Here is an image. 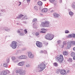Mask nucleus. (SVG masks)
Returning <instances> with one entry per match:
<instances>
[{"label":"nucleus","instance_id":"nucleus-1","mask_svg":"<svg viewBox=\"0 0 75 75\" xmlns=\"http://www.w3.org/2000/svg\"><path fill=\"white\" fill-rule=\"evenodd\" d=\"M38 71L39 72H41L42 71H43V69H44L45 68V64L44 63H42L38 65Z\"/></svg>","mask_w":75,"mask_h":75},{"label":"nucleus","instance_id":"nucleus-2","mask_svg":"<svg viewBox=\"0 0 75 75\" xmlns=\"http://www.w3.org/2000/svg\"><path fill=\"white\" fill-rule=\"evenodd\" d=\"M45 39L48 40H52L53 38H54V35L48 33L45 36Z\"/></svg>","mask_w":75,"mask_h":75},{"label":"nucleus","instance_id":"nucleus-3","mask_svg":"<svg viewBox=\"0 0 75 75\" xmlns=\"http://www.w3.org/2000/svg\"><path fill=\"white\" fill-rule=\"evenodd\" d=\"M16 73L19 74V75H25L26 74V71L21 69L16 70Z\"/></svg>","mask_w":75,"mask_h":75},{"label":"nucleus","instance_id":"nucleus-4","mask_svg":"<svg viewBox=\"0 0 75 75\" xmlns=\"http://www.w3.org/2000/svg\"><path fill=\"white\" fill-rule=\"evenodd\" d=\"M50 22L48 21H46L45 22H42L40 25L41 27L42 26L44 27H48L50 26Z\"/></svg>","mask_w":75,"mask_h":75},{"label":"nucleus","instance_id":"nucleus-5","mask_svg":"<svg viewBox=\"0 0 75 75\" xmlns=\"http://www.w3.org/2000/svg\"><path fill=\"white\" fill-rule=\"evenodd\" d=\"M10 46L12 49H16L17 46V43L15 41H13L10 44Z\"/></svg>","mask_w":75,"mask_h":75},{"label":"nucleus","instance_id":"nucleus-6","mask_svg":"<svg viewBox=\"0 0 75 75\" xmlns=\"http://www.w3.org/2000/svg\"><path fill=\"white\" fill-rule=\"evenodd\" d=\"M57 59L59 63H62V61H63V60H64L63 56L62 54H61L59 56H57Z\"/></svg>","mask_w":75,"mask_h":75},{"label":"nucleus","instance_id":"nucleus-7","mask_svg":"<svg viewBox=\"0 0 75 75\" xmlns=\"http://www.w3.org/2000/svg\"><path fill=\"white\" fill-rule=\"evenodd\" d=\"M17 31V33H19V34L20 36H23L25 35V34L23 31V29L18 30Z\"/></svg>","mask_w":75,"mask_h":75},{"label":"nucleus","instance_id":"nucleus-8","mask_svg":"<svg viewBox=\"0 0 75 75\" xmlns=\"http://www.w3.org/2000/svg\"><path fill=\"white\" fill-rule=\"evenodd\" d=\"M28 57L30 58H34V55L32 53V52H28Z\"/></svg>","mask_w":75,"mask_h":75},{"label":"nucleus","instance_id":"nucleus-9","mask_svg":"<svg viewBox=\"0 0 75 75\" xmlns=\"http://www.w3.org/2000/svg\"><path fill=\"white\" fill-rule=\"evenodd\" d=\"M27 58V57L26 55H21L18 57V58L19 59H26Z\"/></svg>","mask_w":75,"mask_h":75},{"label":"nucleus","instance_id":"nucleus-10","mask_svg":"<svg viewBox=\"0 0 75 75\" xmlns=\"http://www.w3.org/2000/svg\"><path fill=\"white\" fill-rule=\"evenodd\" d=\"M36 45L39 48H41L42 47V43L39 41L36 42Z\"/></svg>","mask_w":75,"mask_h":75},{"label":"nucleus","instance_id":"nucleus-11","mask_svg":"<svg viewBox=\"0 0 75 75\" xmlns=\"http://www.w3.org/2000/svg\"><path fill=\"white\" fill-rule=\"evenodd\" d=\"M68 10L69 11V16H70V17H72V16H74V12L72 11H71V9H68Z\"/></svg>","mask_w":75,"mask_h":75},{"label":"nucleus","instance_id":"nucleus-12","mask_svg":"<svg viewBox=\"0 0 75 75\" xmlns=\"http://www.w3.org/2000/svg\"><path fill=\"white\" fill-rule=\"evenodd\" d=\"M25 62H19L17 64L18 66H20V67H23L24 65Z\"/></svg>","mask_w":75,"mask_h":75},{"label":"nucleus","instance_id":"nucleus-13","mask_svg":"<svg viewBox=\"0 0 75 75\" xmlns=\"http://www.w3.org/2000/svg\"><path fill=\"white\" fill-rule=\"evenodd\" d=\"M72 45V42L69 41L67 42V48H70Z\"/></svg>","mask_w":75,"mask_h":75},{"label":"nucleus","instance_id":"nucleus-14","mask_svg":"<svg viewBox=\"0 0 75 75\" xmlns=\"http://www.w3.org/2000/svg\"><path fill=\"white\" fill-rule=\"evenodd\" d=\"M60 73L62 75H64V74H67V73H66V71L65 70H61L60 71Z\"/></svg>","mask_w":75,"mask_h":75},{"label":"nucleus","instance_id":"nucleus-15","mask_svg":"<svg viewBox=\"0 0 75 75\" xmlns=\"http://www.w3.org/2000/svg\"><path fill=\"white\" fill-rule=\"evenodd\" d=\"M71 7L73 10H75V1L72 4Z\"/></svg>","mask_w":75,"mask_h":75},{"label":"nucleus","instance_id":"nucleus-16","mask_svg":"<svg viewBox=\"0 0 75 75\" xmlns=\"http://www.w3.org/2000/svg\"><path fill=\"white\" fill-rule=\"evenodd\" d=\"M53 16L55 18H57V17H58L60 16V15H59V14L56 13H54Z\"/></svg>","mask_w":75,"mask_h":75},{"label":"nucleus","instance_id":"nucleus-17","mask_svg":"<svg viewBox=\"0 0 75 75\" xmlns=\"http://www.w3.org/2000/svg\"><path fill=\"white\" fill-rule=\"evenodd\" d=\"M23 17H24V15L21 14L18 16L17 17V18H23Z\"/></svg>","mask_w":75,"mask_h":75},{"label":"nucleus","instance_id":"nucleus-18","mask_svg":"<svg viewBox=\"0 0 75 75\" xmlns=\"http://www.w3.org/2000/svg\"><path fill=\"white\" fill-rule=\"evenodd\" d=\"M66 38H72V34H69L66 36Z\"/></svg>","mask_w":75,"mask_h":75},{"label":"nucleus","instance_id":"nucleus-19","mask_svg":"<svg viewBox=\"0 0 75 75\" xmlns=\"http://www.w3.org/2000/svg\"><path fill=\"white\" fill-rule=\"evenodd\" d=\"M38 4L39 5V6H42V2H41V1H39L38 2Z\"/></svg>","mask_w":75,"mask_h":75},{"label":"nucleus","instance_id":"nucleus-20","mask_svg":"<svg viewBox=\"0 0 75 75\" xmlns=\"http://www.w3.org/2000/svg\"><path fill=\"white\" fill-rule=\"evenodd\" d=\"M47 11H48V9H47L46 8H44L42 10V12H43V13H44V12L45 13L47 12Z\"/></svg>","mask_w":75,"mask_h":75},{"label":"nucleus","instance_id":"nucleus-21","mask_svg":"<svg viewBox=\"0 0 75 75\" xmlns=\"http://www.w3.org/2000/svg\"><path fill=\"white\" fill-rule=\"evenodd\" d=\"M35 35H36L37 37H40V33H39L36 32L35 34Z\"/></svg>","mask_w":75,"mask_h":75},{"label":"nucleus","instance_id":"nucleus-22","mask_svg":"<svg viewBox=\"0 0 75 75\" xmlns=\"http://www.w3.org/2000/svg\"><path fill=\"white\" fill-rule=\"evenodd\" d=\"M63 54L64 55H68V52L67 51H64L63 52Z\"/></svg>","mask_w":75,"mask_h":75},{"label":"nucleus","instance_id":"nucleus-23","mask_svg":"<svg viewBox=\"0 0 75 75\" xmlns=\"http://www.w3.org/2000/svg\"><path fill=\"white\" fill-rule=\"evenodd\" d=\"M34 8L35 10L36 11H38V8L37 6H35Z\"/></svg>","mask_w":75,"mask_h":75},{"label":"nucleus","instance_id":"nucleus-24","mask_svg":"<svg viewBox=\"0 0 75 75\" xmlns=\"http://www.w3.org/2000/svg\"><path fill=\"white\" fill-rule=\"evenodd\" d=\"M4 67H6V68H7L8 67V65L6 63H4Z\"/></svg>","mask_w":75,"mask_h":75},{"label":"nucleus","instance_id":"nucleus-25","mask_svg":"<svg viewBox=\"0 0 75 75\" xmlns=\"http://www.w3.org/2000/svg\"><path fill=\"white\" fill-rule=\"evenodd\" d=\"M71 57H75V53L74 52H72L71 54Z\"/></svg>","mask_w":75,"mask_h":75},{"label":"nucleus","instance_id":"nucleus-26","mask_svg":"<svg viewBox=\"0 0 75 75\" xmlns=\"http://www.w3.org/2000/svg\"><path fill=\"white\" fill-rule=\"evenodd\" d=\"M25 67L26 68H29L30 67V65L28 64H26L25 65Z\"/></svg>","mask_w":75,"mask_h":75},{"label":"nucleus","instance_id":"nucleus-27","mask_svg":"<svg viewBox=\"0 0 75 75\" xmlns=\"http://www.w3.org/2000/svg\"><path fill=\"white\" fill-rule=\"evenodd\" d=\"M64 32L65 34H68L69 33V31L68 30H66L64 31Z\"/></svg>","mask_w":75,"mask_h":75},{"label":"nucleus","instance_id":"nucleus-28","mask_svg":"<svg viewBox=\"0 0 75 75\" xmlns=\"http://www.w3.org/2000/svg\"><path fill=\"white\" fill-rule=\"evenodd\" d=\"M68 61L69 62H72V58H69L68 60Z\"/></svg>","mask_w":75,"mask_h":75},{"label":"nucleus","instance_id":"nucleus-29","mask_svg":"<svg viewBox=\"0 0 75 75\" xmlns=\"http://www.w3.org/2000/svg\"><path fill=\"white\" fill-rule=\"evenodd\" d=\"M53 64L54 66V67H57L58 65L57 62L54 63Z\"/></svg>","mask_w":75,"mask_h":75},{"label":"nucleus","instance_id":"nucleus-30","mask_svg":"<svg viewBox=\"0 0 75 75\" xmlns=\"http://www.w3.org/2000/svg\"><path fill=\"white\" fill-rule=\"evenodd\" d=\"M49 1L51 3H54V2H55V0H49Z\"/></svg>","mask_w":75,"mask_h":75},{"label":"nucleus","instance_id":"nucleus-31","mask_svg":"<svg viewBox=\"0 0 75 75\" xmlns=\"http://www.w3.org/2000/svg\"><path fill=\"white\" fill-rule=\"evenodd\" d=\"M24 32L25 34H27V33H28V31H27V30L26 29L24 30Z\"/></svg>","mask_w":75,"mask_h":75},{"label":"nucleus","instance_id":"nucleus-32","mask_svg":"<svg viewBox=\"0 0 75 75\" xmlns=\"http://www.w3.org/2000/svg\"><path fill=\"white\" fill-rule=\"evenodd\" d=\"M71 37L72 38H75V34L74 33L71 34Z\"/></svg>","mask_w":75,"mask_h":75},{"label":"nucleus","instance_id":"nucleus-33","mask_svg":"<svg viewBox=\"0 0 75 75\" xmlns=\"http://www.w3.org/2000/svg\"><path fill=\"white\" fill-rule=\"evenodd\" d=\"M41 30H42V31H48V30L44 28H42L41 29Z\"/></svg>","mask_w":75,"mask_h":75},{"label":"nucleus","instance_id":"nucleus-34","mask_svg":"<svg viewBox=\"0 0 75 75\" xmlns=\"http://www.w3.org/2000/svg\"><path fill=\"white\" fill-rule=\"evenodd\" d=\"M57 42L58 44H60L61 43V40H58Z\"/></svg>","mask_w":75,"mask_h":75},{"label":"nucleus","instance_id":"nucleus-35","mask_svg":"<svg viewBox=\"0 0 75 75\" xmlns=\"http://www.w3.org/2000/svg\"><path fill=\"white\" fill-rule=\"evenodd\" d=\"M28 18H27V16H26L25 15L24 16V17L22 18V19H24V20H27Z\"/></svg>","mask_w":75,"mask_h":75},{"label":"nucleus","instance_id":"nucleus-36","mask_svg":"<svg viewBox=\"0 0 75 75\" xmlns=\"http://www.w3.org/2000/svg\"><path fill=\"white\" fill-rule=\"evenodd\" d=\"M3 73L4 75H7V72L6 71H3Z\"/></svg>","mask_w":75,"mask_h":75},{"label":"nucleus","instance_id":"nucleus-37","mask_svg":"<svg viewBox=\"0 0 75 75\" xmlns=\"http://www.w3.org/2000/svg\"><path fill=\"white\" fill-rule=\"evenodd\" d=\"M37 18H35L33 20V22H35H35H37Z\"/></svg>","mask_w":75,"mask_h":75},{"label":"nucleus","instance_id":"nucleus-38","mask_svg":"<svg viewBox=\"0 0 75 75\" xmlns=\"http://www.w3.org/2000/svg\"><path fill=\"white\" fill-rule=\"evenodd\" d=\"M70 42H71V44H72V45H75V41H73L72 42V41H70Z\"/></svg>","mask_w":75,"mask_h":75},{"label":"nucleus","instance_id":"nucleus-39","mask_svg":"<svg viewBox=\"0 0 75 75\" xmlns=\"http://www.w3.org/2000/svg\"><path fill=\"white\" fill-rule=\"evenodd\" d=\"M60 72V70L58 69L56 71V72L57 74H59V72Z\"/></svg>","mask_w":75,"mask_h":75},{"label":"nucleus","instance_id":"nucleus-40","mask_svg":"<svg viewBox=\"0 0 75 75\" xmlns=\"http://www.w3.org/2000/svg\"><path fill=\"white\" fill-rule=\"evenodd\" d=\"M18 6H20V5L21 4V2L19 1L18 2Z\"/></svg>","mask_w":75,"mask_h":75},{"label":"nucleus","instance_id":"nucleus-41","mask_svg":"<svg viewBox=\"0 0 75 75\" xmlns=\"http://www.w3.org/2000/svg\"><path fill=\"white\" fill-rule=\"evenodd\" d=\"M0 75H3V71H2L0 72Z\"/></svg>","mask_w":75,"mask_h":75},{"label":"nucleus","instance_id":"nucleus-42","mask_svg":"<svg viewBox=\"0 0 75 75\" xmlns=\"http://www.w3.org/2000/svg\"><path fill=\"white\" fill-rule=\"evenodd\" d=\"M12 60H13V61H14V59H16V57H13L12 58Z\"/></svg>","mask_w":75,"mask_h":75},{"label":"nucleus","instance_id":"nucleus-43","mask_svg":"<svg viewBox=\"0 0 75 75\" xmlns=\"http://www.w3.org/2000/svg\"><path fill=\"white\" fill-rule=\"evenodd\" d=\"M66 43H67L66 41H64L63 42V44L64 45H65L66 44Z\"/></svg>","mask_w":75,"mask_h":75},{"label":"nucleus","instance_id":"nucleus-44","mask_svg":"<svg viewBox=\"0 0 75 75\" xmlns=\"http://www.w3.org/2000/svg\"><path fill=\"white\" fill-rule=\"evenodd\" d=\"M5 31H10V29H5Z\"/></svg>","mask_w":75,"mask_h":75},{"label":"nucleus","instance_id":"nucleus-45","mask_svg":"<svg viewBox=\"0 0 75 75\" xmlns=\"http://www.w3.org/2000/svg\"><path fill=\"white\" fill-rule=\"evenodd\" d=\"M17 52H18V53H21V51L19 50L17 51Z\"/></svg>","mask_w":75,"mask_h":75},{"label":"nucleus","instance_id":"nucleus-46","mask_svg":"<svg viewBox=\"0 0 75 75\" xmlns=\"http://www.w3.org/2000/svg\"><path fill=\"white\" fill-rule=\"evenodd\" d=\"M40 32L42 33H46V31H41Z\"/></svg>","mask_w":75,"mask_h":75},{"label":"nucleus","instance_id":"nucleus-47","mask_svg":"<svg viewBox=\"0 0 75 75\" xmlns=\"http://www.w3.org/2000/svg\"><path fill=\"white\" fill-rule=\"evenodd\" d=\"M6 72L7 74H8L9 73V72H10V71H8V70H6Z\"/></svg>","mask_w":75,"mask_h":75},{"label":"nucleus","instance_id":"nucleus-48","mask_svg":"<svg viewBox=\"0 0 75 75\" xmlns=\"http://www.w3.org/2000/svg\"><path fill=\"white\" fill-rule=\"evenodd\" d=\"M31 0H27V1L28 3H30V1Z\"/></svg>","mask_w":75,"mask_h":75},{"label":"nucleus","instance_id":"nucleus-49","mask_svg":"<svg viewBox=\"0 0 75 75\" xmlns=\"http://www.w3.org/2000/svg\"><path fill=\"white\" fill-rule=\"evenodd\" d=\"M44 52L42 51V50H41L40 51V53L41 54H42V53Z\"/></svg>","mask_w":75,"mask_h":75},{"label":"nucleus","instance_id":"nucleus-50","mask_svg":"<svg viewBox=\"0 0 75 75\" xmlns=\"http://www.w3.org/2000/svg\"><path fill=\"white\" fill-rule=\"evenodd\" d=\"M62 0H60L59 1V2L60 3H62Z\"/></svg>","mask_w":75,"mask_h":75},{"label":"nucleus","instance_id":"nucleus-51","mask_svg":"<svg viewBox=\"0 0 75 75\" xmlns=\"http://www.w3.org/2000/svg\"><path fill=\"white\" fill-rule=\"evenodd\" d=\"M44 54H46L47 53V51L45 50L43 51Z\"/></svg>","mask_w":75,"mask_h":75},{"label":"nucleus","instance_id":"nucleus-52","mask_svg":"<svg viewBox=\"0 0 75 75\" xmlns=\"http://www.w3.org/2000/svg\"><path fill=\"white\" fill-rule=\"evenodd\" d=\"M53 4H54V6H56V5H57V3L55 2H54V3H53Z\"/></svg>","mask_w":75,"mask_h":75},{"label":"nucleus","instance_id":"nucleus-53","mask_svg":"<svg viewBox=\"0 0 75 75\" xmlns=\"http://www.w3.org/2000/svg\"><path fill=\"white\" fill-rule=\"evenodd\" d=\"M34 27L35 28H37V27L36 26L35 27V26H34Z\"/></svg>","mask_w":75,"mask_h":75},{"label":"nucleus","instance_id":"nucleus-54","mask_svg":"<svg viewBox=\"0 0 75 75\" xmlns=\"http://www.w3.org/2000/svg\"><path fill=\"white\" fill-rule=\"evenodd\" d=\"M73 50L74 51H75V47H74L73 48Z\"/></svg>","mask_w":75,"mask_h":75},{"label":"nucleus","instance_id":"nucleus-55","mask_svg":"<svg viewBox=\"0 0 75 75\" xmlns=\"http://www.w3.org/2000/svg\"><path fill=\"white\" fill-rule=\"evenodd\" d=\"M3 11H4V9H3L1 11L2 12H3V13L4 12Z\"/></svg>","mask_w":75,"mask_h":75},{"label":"nucleus","instance_id":"nucleus-56","mask_svg":"<svg viewBox=\"0 0 75 75\" xmlns=\"http://www.w3.org/2000/svg\"><path fill=\"white\" fill-rule=\"evenodd\" d=\"M73 59H74V60H75V57H73Z\"/></svg>","mask_w":75,"mask_h":75},{"label":"nucleus","instance_id":"nucleus-57","mask_svg":"<svg viewBox=\"0 0 75 75\" xmlns=\"http://www.w3.org/2000/svg\"><path fill=\"white\" fill-rule=\"evenodd\" d=\"M64 47V45H62V48H63V47Z\"/></svg>","mask_w":75,"mask_h":75},{"label":"nucleus","instance_id":"nucleus-58","mask_svg":"<svg viewBox=\"0 0 75 75\" xmlns=\"http://www.w3.org/2000/svg\"><path fill=\"white\" fill-rule=\"evenodd\" d=\"M52 11H53V10H52L51 11H50V12H51V13H52Z\"/></svg>","mask_w":75,"mask_h":75},{"label":"nucleus","instance_id":"nucleus-59","mask_svg":"<svg viewBox=\"0 0 75 75\" xmlns=\"http://www.w3.org/2000/svg\"><path fill=\"white\" fill-rule=\"evenodd\" d=\"M17 25H19V24L18 23H17Z\"/></svg>","mask_w":75,"mask_h":75},{"label":"nucleus","instance_id":"nucleus-60","mask_svg":"<svg viewBox=\"0 0 75 75\" xmlns=\"http://www.w3.org/2000/svg\"><path fill=\"white\" fill-rule=\"evenodd\" d=\"M8 62H9V60H8Z\"/></svg>","mask_w":75,"mask_h":75},{"label":"nucleus","instance_id":"nucleus-61","mask_svg":"<svg viewBox=\"0 0 75 75\" xmlns=\"http://www.w3.org/2000/svg\"><path fill=\"white\" fill-rule=\"evenodd\" d=\"M43 1H46L47 0H42Z\"/></svg>","mask_w":75,"mask_h":75},{"label":"nucleus","instance_id":"nucleus-62","mask_svg":"<svg viewBox=\"0 0 75 75\" xmlns=\"http://www.w3.org/2000/svg\"><path fill=\"white\" fill-rule=\"evenodd\" d=\"M18 42H20L19 41H18Z\"/></svg>","mask_w":75,"mask_h":75},{"label":"nucleus","instance_id":"nucleus-63","mask_svg":"<svg viewBox=\"0 0 75 75\" xmlns=\"http://www.w3.org/2000/svg\"><path fill=\"white\" fill-rule=\"evenodd\" d=\"M41 15H42V14H41Z\"/></svg>","mask_w":75,"mask_h":75},{"label":"nucleus","instance_id":"nucleus-64","mask_svg":"<svg viewBox=\"0 0 75 75\" xmlns=\"http://www.w3.org/2000/svg\"><path fill=\"white\" fill-rule=\"evenodd\" d=\"M0 14H1V13H0Z\"/></svg>","mask_w":75,"mask_h":75}]
</instances>
